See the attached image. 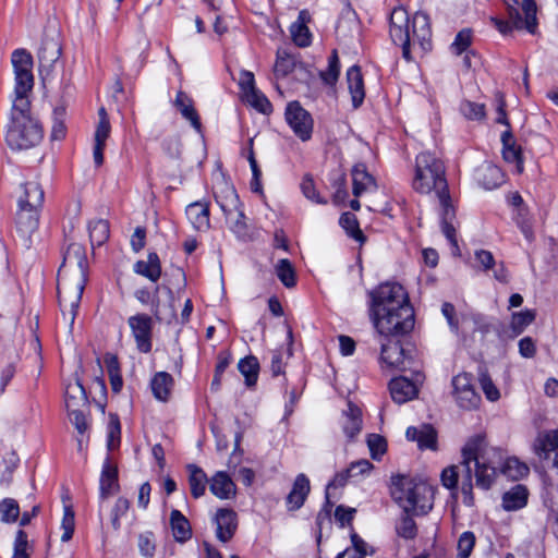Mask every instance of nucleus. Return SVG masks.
Returning a JSON list of instances; mask_svg holds the SVG:
<instances>
[{
  "instance_id": "nucleus-13",
  "label": "nucleus",
  "mask_w": 558,
  "mask_h": 558,
  "mask_svg": "<svg viewBox=\"0 0 558 558\" xmlns=\"http://www.w3.org/2000/svg\"><path fill=\"white\" fill-rule=\"evenodd\" d=\"M284 116L287 123L301 141L306 142L312 137L313 118L298 101L288 104Z\"/></svg>"
},
{
  "instance_id": "nucleus-49",
  "label": "nucleus",
  "mask_w": 558,
  "mask_h": 558,
  "mask_svg": "<svg viewBox=\"0 0 558 558\" xmlns=\"http://www.w3.org/2000/svg\"><path fill=\"white\" fill-rule=\"evenodd\" d=\"M20 515V506L13 498H4L0 501V520L3 523H14Z\"/></svg>"
},
{
  "instance_id": "nucleus-48",
  "label": "nucleus",
  "mask_w": 558,
  "mask_h": 558,
  "mask_svg": "<svg viewBox=\"0 0 558 558\" xmlns=\"http://www.w3.org/2000/svg\"><path fill=\"white\" fill-rule=\"evenodd\" d=\"M4 470L0 476V483L9 485L12 482V475L20 464V458L14 450H8L2 458Z\"/></svg>"
},
{
  "instance_id": "nucleus-28",
  "label": "nucleus",
  "mask_w": 558,
  "mask_h": 558,
  "mask_svg": "<svg viewBox=\"0 0 558 558\" xmlns=\"http://www.w3.org/2000/svg\"><path fill=\"white\" fill-rule=\"evenodd\" d=\"M215 522L217 525V538L223 543L231 539L236 529L235 513L229 509H219L215 517Z\"/></svg>"
},
{
  "instance_id": "nucleus-43",
  "label": "nucleus",
  "mask_w": 558,
  "mask_h": 558,
  "mask_svg": "<svg viewBox=\"0 0 558 558\" xmlns=\"http://www.w3.org/2000/svg\"><path fill=\"white\" fill-rule=\"evenodd\" d=\"M478 182L487 190H493L504 182V174L499 167L486 165L478 172Z\"/></svg>"
},
{
  "instance_id": "nucleus-36",
  "label": "nucleus",
  "mask_w": 558,
  "mask_h": 558,
  "mask_svg": "<svg viewBox=\"0 0 558 558\" xmlns=\"http://www.w3.org/2000/svg\"><path fill=\"white\" fill-rule=\"evenodd\" d=\"M170 526L177 542L185 543L192 537L191 524L180 510L173 509L171 511Z\"/></svg>"
},
{
  "instance_id": "nucleus-35",
  "label": "nucleus",
  "mask_w": 558,
  "mask_h": 558,
  "mask_svg": "<svg viewBox=\"0 0 558 558\" xmlns=\"http://www.w3.org/2000/svg\"><path fill=\"white\" fill-rule=\"evenodd\" d=\"M185 214L194 229L205 231L209 228V209L207 205L201 202L192 203L186 207Z\"/></svg>"
},
{
  "instance_id": "nucleus-9",
  "label": "nucleus",
  "mask_w": 558,
  "mask_h": 558,
  "mask_svg": "<svg viewBox=\"0 0 558 558\" xmlns=\"http://www.w3.org/2000/svg\"><path fill=\"white\" fill-rule=\"evenodd\" d=\"M507 1L508 5V15L509 22H505L495 17H492V22L498 28L501 34L509 33L512 28L515 29H526L529 33L534 34L537 28V20H536V3L534 0H523L522 1V11L524 17L519 12V9L515 7L518 4L517 0Z\"/></svg>"
},
{
  "instance_id": "nucleus-19",
  "label": "nucleus",
  "mask_w": 558,
  "mask_h": 558,
  "mask_svg": "<svg viewBox=\"0 0 558 558\" xmlns=\"http://www.w3.org/2000/svg\"><path fill=\"white\" fill-rule=\"evenodd\" d=\"M246 104L265 117H269L274 111L272 104L267 96L255 86L254 75L248 71H246Z\"/></svg>"
},
{
  "instance_id": "nucleus-42",
  "label": "nucleus",
  "mask_w": 558,
  "mask_h": 558,
  "mask_svg": "<svg viewBox=\"0 0 558 558\" xmlns=\"http://www.w3.org/2000/svg\"><path fill=\"white\" fill-rule=\"evenodd\" d=\"M88 232L92 245L101 246L109 239V222L105 219H94L88 223Z\"/></svg>"
},
{
  "instance_id": "nucleus-11",
  "label": "nucleus",
  "mask_w": 558,
  "mask_h": 558,
  "mask_svg": "<svg viewBox=\"0 0 558 558\" xmlns=\"http://www.w3.org/2000/svg\"><path fill=\"white\" fill-rule=\"evenodd\" d=\"M381 351L380 362L390 369L405 371L412 365V357L409 355L399 340L379 336Z\"/></svg>"
},
{
  "instance_id": "nucleus-27",
  "label": "nucleus",
  "mask_w": 558,
  "mask_h": 558,
  "mask_svg": "<svg viewBox=\"0 0 558 558\" xmlns=\"http://www.w3.org/2000/svg\"><path fill=\"white\" fill-rule=\"evenodd\" d=\"M390 395L395 402L402 404L417 395L416 386L407 377L393 378L389 384Z\"/></svg>"
},
{
  "instance_id": "nucleus-60",
  "label": "nucleus",
  "mask_w": 558,
  "mask_h": 558,
  "mask_svg": "<svg viewBox=\"0 0 558 558\" xmlns=\"http://www.w3.org/2000/svg\"><path fill=\"white\" fill-rule=\"evenodd\" d=\"M475 535L470 532V531H466V532H463L459 539H458V545H457V549H458V556L457 558H469L474 546H475Z\"/></svg>"
},
{
  "instance_id": "nucleus-44",
  "label": "nucleus",
  "mask_w": 558,
  "mask_h": 558,
  "mask_svg": "<svg viewBox=\"0 0 558 558\" xmlns=\"http://www.w3.org/2000/svg\"><path fill=\"white\" fill-rule=\"evenodd\" d=\"M529 472V466L515 457L507 458L500 468V473L512 481H519L525 477Z\"/></svg>"
},
{
  "instance_id": "nucleus-20",
  "label": "nucleus",
  "mask_w": 558,
  "mask_h": 558,
  "mask_svg": "<svg viewBox=\"0 0 558 558\" xmlns=\"http://www.w3.org/2000/svg\"><path fill=\"white\" fill-rule=\"evenodd\" d=\"M61 45L54 38H45L38 50L39 72L49 74L54 63L60 59Z\"/></svg>"
},
{
  "instance_id": "nucleus-41",
  "label": "nucleus",
  "mask_w": 558,
  "mask_h": 558,
  "mask_svg": "<svg viewBox=\"0 0 558 558\" xmlns=\"http://www.w3.org/2000/svg\"><path fill=\"white\" fill-rule=\"evenodd\" d=\"M527 501V490L522 485H515L502 496V507L508 510H518L523 508Z\"/></svg>"
},
{
  "instance_id": "nucleus-55",
  "label": "nucleus",
  "mask_w": 558,
  "mask_h": 558,
  "mask_svg": "<svg viewBox=\"0 0 558 558\" xmlns=\"http://www.w3.org/2000/svg\"><path fill=\"white\" fill-rule=\"evenodd\" d=\"M396 530L398 535L405 539H412L417 534L416 523L410 515V513L407 512H404L403 515L400 518L396 526Z\"/></svg>"
},
{
  "instance_id": "nucleus-62",
  "label": "nucleus",
  "mask_w": 558,
  "mask_h": 558,
  "mask_svg": "<svg viewBox=\"0 0 558 558\" xmlns=\"http://www.w3.org/2000/svg\"><path fill=\"white\" fill-rule=\"evenodd\" d=\"M28 549L27 533L24 530H19L15 534L12 558H31Z\"/></svg>"
},
{
  "instance_id": "nucleus-22",
  "label": "nucleus",
  "mask_w": 558,
  "mask_h": 558,
  "mask_svg": "<svg viewBox=\"0 0 558 558\" xmlns=\"http://www.w3.org/2000/svg\"><path fill=\"white\" fill-rule=\"evenodd\" d=\"M310 492L311 484L308 477L303 473L296 475L292 489L286 499L288 509L291 511L300 509L304 505Z\"/></svg>"
},
{
  "instance_id": "nucleus-56",
  "label": "nucleus",
  "mask_w": 558,
  "mask_h": 558,
  "mask_svg": "<svg viewBox=\"0 0 558 558\" xmlns=\"http://www.w3.org/2000/svg\"><path fill=\"white\" fill-rule=\"evenodd\" d=\"M131 506V502L125 497H119L111 510V525L114 531H119L121 527V518L126 514Z\"/></svg>"
},
{
  "instance_id": "nucleus-16",
  "label": "nucleus",
  "mask_w": 558,
  "mask_h": 558,
  "mask_svg": "<svg viewBox=\"0 0 558 558\" xmlns=\"http://www.w3.org/2000/svg\"><path fill=\"white\" fill-rule=\"evenodd\" d=\"M532 449L539 460L553 461L556 454H558V429L538 432L533 441Z\"/></svg>"
},
{
  "instance_id": "nucleus-24",
  "label": "nucleus",
  "mask_w": 558,
  "mask_h": 558,
  "mask_svg": "<svg viewBox=\"0 0 558 558\" xmlns=\"http://www.w3.org/2000/svg\"><path fill=\"white\" fill-rule=\"evenodd\" d=\"M351 174L352 193L355 197H360L362 194L375 191L377 189L376 181L374 177L368 173L365 165H355L351 171Z\"/></svg>"
},
{
  "instance_id": "nucleus-2",
  "label": "nucleus",
  "mask_w": 558,
  "mask_h": 558,
  "mask_svg": "<svg viewBox=\"0 0 558 558\" xmlns=\"http://www.w3.org/2000/svg\"><path fill=\"white\" fill-rule=\"evenodd\" d=\"M371 318L379 336H402L414 328V311L401 284L381 283L371 292Z\"/></svg>"
},
{
  "instance_id": "nucleus-8",
  "label": "nucleus",
  "mask_w": 558,
  "mask_h": 558,
  "mask_svg": "<svg viewBox=\"0 0 558 558\" xmlns=\"http://www.w3.org/2000/svg\"><path fill=\"white\" fill-rule=\"evenodd\" d=\"M64 262H75L82 271L81 279L76 283L74 293L71 298L63 295L61 288L58 287L59 305L62 310L63 316H66L68 311V314L70 315V322L73 324L86 282V277L83 271L84 264L86 262L84 248L80 244H71L64 254Z\"/></svg>"
},
{
  "instance_id": "nucleus-7",
  "label": "nucleus",
  "mask_w": 558,
  "mask_h": 558,
  "mask_svg": "<svg viewBox=\"0 0 558 558\" xmlns=\"http://www.w3.org/2000/svg\"><path fill=\"white\" fill-rule=\"evenodd\" d=\"M44 138V129L36 118H23L11 121L7 131L5 142L13 150L29 149L37 146Z\"/></svg>"
},
{
  "instance_id": "nucleus-31",
  "label": "nucleus",
  "mask_w": 558,
  "mask_h": 558,
  "mask_svg": "<svg viewBox=\"0 0 558 558\" xmlns=\"http://www.w3.org/2000/svg\"><path fill=\"white\" fill-rule=\"evenodd\" d=\"M311 16L307 11L303 10L299 13L298 20L292 23L290 33L293 43L299 47H307L311 45L312 35L307 27Z\"/></svg>"
},
{
  "instance_id": "nucleus-58",
  "label": "nucleus",
  "mask_w": 558,
  "mask_h": 558,
  "mask_svg": "<svg viewBox=\"0 0 558 558\" xmlns=\"http://www.w3.org/2000/svg\"><path fill=\"white\" fill-rule=\"evenodd\" d=\"M534 319H535V314L533 311L525 310L522 312L514 313L512 315V319H511V328L517 335H519L529 325H531Z\"/></svg>"
},
{
  "instance_id": "nucleus-30",
  "label": "nucleus",
  "mask_w": 558,
  "mask_h": 558,
  "mask_svg": "<svg viewBox=\"0 0 558 558\" xmlns=\"http://www.w3.org/2000/svg\"><path fill=\"white\" fill-rule=\"evenodd\" d=\"M347 83L352 105L354 108H357L362 105L365 97L363 76L357 65H353L347 71Z\"/></svg>"
},
{
  "instance_id": "nucleus-21",
  "label": "nucleus",
  "mask_w": 558,
  "mask_h": 558,
  "mask_svg": "<svg viewBox=\"0 0 558 558\" xmlns=\"http://www.w3.org/2000/svg\"><path fill=\"white\" fill-rule=\"evenodd\" d=\"M167 291L170 295L171 303L169 304L168 311L161 307L160 301L158 299L151 298V293L148 289L143 288L138 289L135 292V298L143 305H147L151 303L150 311L157 322H161L163 319H171L175 316V310L172 305L173 294L171 289L167 288Z\"/></svg>"
},
{
  "instance_id": "nucleus-47",
  "label": "nucleus",
  "mask_w": 558,
  "mask_h": 558,
  "mask_svg": "<svg viewBox=\"0 0 558 558\" xmlns=\"http://www.w3.org/2000/svg\"><path fill=\"white\" fill-rule=\"evenodd\" d=\"M28 93L29 92L20 93L17 86H14L15 98L12 106L11 121H15V119H20L21 117L34 118L29 111L31 102L27 97Z\"/></svg>"
},
{
  "instance_id": "nucleus-1",
  "label": "nucleus",
  "mask_w": 558,
  "mask_h": 558,
  "mask_svg": "<svg viewBox=\"0 0 558 558\" xmlns=\"http://www.w3.org/2000/svg\"><path fill=\"white\" fill-rule=\"evenodd\" d=\"M497 453L496 449L487 446L483 436L477 435L470 438L462 448L460 464L442 470L440 475L442 485L448 489L457 490L460 483L463 504L466 507H473V476L477 487L489 489L497 476L493 459Z\"/></svg>"
},
{
  "instance_id": "nucleus-29",
  "label": "nucleus",
  "mask_w": 558,
  "mask_h": 558,
  "mask_svg": "<svg viewBox=\"0 0 558 558\" xmlns=\"http://www.w3.org/2000/svg\"><path fill=\"white\" fill-rule=\"evenodd\" d=\"M174 106L180 111L181 116L190 121L191 125L196 132H202V123L197 111L194 108L192 98L184 92H178L174 100Z\"/></svg>"
},
{
  "instance_id": "nucleus-23",
  "label": "nucleus",
  "mask_w": 558,
  "mask_h": 558,
  "mask_svg": "<svg viewBox=\"0 0 558 558\" xmlns=\"http://www.w3.org/2000/svg\"><path fill=\"white\" fill-rule=\"evenodd\" d=\"M340 424L345 436L349 439L354 438L362 430L361 409L351 401H348L347 409L342 412Z\"/></svg>"
},
{
  "instance_id": "nucleus-18",
  "label": "nucleus",
  "mask_w": 558,
  "mask_h": 558,
  "mask_svg": "<svg viewBox=\"0 0 558 558\" xmlns=\"http://www.w3.org/2000/svg\"><path fill=\"white\" fill-rule=\"evenodd\" d=\"M120 489L118 466L111 461L109 456L106 457L99 480V497L107 499Z\"/></svg>"
},
{
  "instance_id": "nucleus-57",
  "label": "nucleus",
  "mask_w": 558,
  "mask_h": 558,
  "mask_svg": "<svg viewBox=\"0 0 558 558\" xmlns=\"http://www.w3.org/2000/svg\"><path fill=\"white\" fill-rule=\"evenodd\" d=\"M61 529L63 530L61 541L63 543L69 542L75 529V515L71 506H64Z\"/></svg>"
},
{
  "instance_id": "nucleus-52",
  "label": "nucleus",
  "mask_w": 558,
  "mask_h": 558,
  "mask_svg": "<svg viewBox=\"0 0 558 558\" xmlns=\"http://www.w3.org/2000/svg\"><path fill=\"white\" fill-rule=\"evenodd\" d=\"M53 123L51 129V140L60 141L65 137L66 126L64 123L65 108L60 106L53 109Z\"/></svg>"
},
{
  "instance_id": "nucleus-33",
  "label": "nucleus",
  "mask_w": 558,
  "mask_h": 558,
  "mask_svg": "<svg viewBox=\"0 0 558 558\" xmlns=\"http://www.w3.org/2000/svg\"><path fill=\"white\" fill-rule=\"evenodd\" d=\"M134 272L156 282L161 276V264L158 254L150 252L147 260H137L134 264Z\"/></svg>"
},
{
  "instance_id": "nucleus-34",
  "label": "nucleus",
  "mask_w": 558,
  "mask_h": 558,
  "mask_svg": "<svg viewBox=\"0 0 558 558\" xmlns=\"http://www.w3.org/2000/svg\"><path fill=\"white\" fill-rule=\"evenodd\" d=\"M173 377L167 372H158L150 380L154 397L159 401H168L173 388Z\"/></svg>"
},
{
  "instance_id": "nucleus-4",
  "label": "nucleus",
  "mask_w": 558,
  "mask_h": 558,
  "mask_svg": "<svg viewBox=\"0 0 558 558\" xmlns=\"http://www.w3.org/2000/svg\"><path fill=\"white\" fill-rule=\"evenodd\" d=\"M390 37L402 47V54L410 60V46L417 45L423 51L430 49L432 29L427 14L416 12L410 23L409 14L403 8H396L390 14Z\"/></svg>"
},
{
  "instance_id": "nucleus-54",
  "label": "nucleus",
  "mask_w": 558,
  "mask_h": 558,
  "mask_svg": "<svg viewBox=\"0 0 558 558\" xmlns=\"http://www.w3.org/2000/svg\"><path fill=\"white\" fill-rule=\"evenodd\" d=\"M473 40V34L470 28H463L461 29L453 40V43L450 46V50L456 56H460L463 52H466L469 47L471 46Z\"/></svg>"
},
{
  "instance_id": "nucleus-14",
  "label": "nucleus",
  "mask_w": 558,
  "mask_h": 558,
  "mask_svg": "<svg viewBox=\"0 0 558 558\" xmlns=\"http://www.w3.org/2000/svg\"><path fill=\"white\" fill-rule=\"evenodd\" d=\"M453 397L461 409H475L481 397L472 384V376L468 373H460L452 378Z\"/></svg>"
},
{
  "instance_id": "nucleus-12",
  "label": "nucleus",
  "mask_w": 558,
  "mask_h": 558,
  "mask_svg": "<svg viewBox=\"0 0 558 558\" xmlns=\"http://www.w3.org/2000/svg\"><path fill=\"white\" fill-rule=\"evenodd\" d=\"M11 63L15 76V86L20 93L31 92L34 86L33 57L24 48L15 49L11 54Z\"/></svg>"
},
{
  "instance_id": "nucleus-15",
  "label": "nucleus",
  "mask_w": 558,
  "mask_h": 558,
  "mask_svg": "<svg viewBox=\"0 0 558 558\" xmlns=\"http://www.w3.org/2000/svg\"><path fill=\"white\" fill-rule=\"evenodd\" d=\"M41 208L17 207L15 229L26 247L32 243V235L38 230Z\"/></svg>"
},
{
  "instance_id": "nucleus-63",
  "label": "nucleus",
  "mask_w": 558,
  "mask_h": 558,
  "mask_svg": "<svg viewBox=\"0 0 558 558\" xmlns=\"http://www.w3.org/2000/svg\"><path fill=\"white\" fill-rule=\"evenodd\" d=\"M461 113L470 120H482L485 117V107L482 104L464 100L460 105Z\"/></svg>"
},
{
  "instance_id": "nucleus-59",
  "label": "nucleus",
  "mask_w": 558,
  "mask_h": 558,
  "mask_svg": "<svg viewBox=\"0 0 558 558\" xmlns=\"http://www.w3.org/2000/svg\"><path fill=\"white\" fill-rule=\"evenodd\" d=\"M231 363V354L228 351H221L218 354V362L215 369V375L211 381V389L218 390L221 384V376Z\"/></svg>"
},
{
  "instance_id": "nucleus-3",
  "label": "nucleus",
  "mask_w": 558,
  "mask_h": 558,
  "mask_svg": "<svg viewBox=\"0 0 558 558\" xmlns=\"http://www.w3.org/2000/svg\"><path fill=\"white\" fill-rule=\"evenodd\" d=\"M412 185L421 194H430L433 192L436 194L441 207L442 233L451 243L453 253L459 254L456 228L452 225L456 214L450 203L442 161L429 151L418 154L415 160Z\"/></svg>"
},
{
  "instance_id": "nucleus-25",
  "label": "nucleus",
  "mask_w": 558,
  "mask_h": 558,
  "mask_svg": "<svg viewBox=\"0 0 558 558\" xmlns=\"http://www.w3.org/2000/svg\"><path fill=\"white\" fill-rule=\"evenodd\" d=\"M45 192L36 181L25 182L21 185V194L17 197V207L43 208Z\"/></svg>"
},
{
  "instance_id": "nucleus-40",
  "label": "nucleus",
  "mask_w": 558,
  "mask_h": 558,
  "mask_svg": "<svg viewBox=\"0 0 558 558\" xmlns=\"http://www.w3.org/2000/svg\"><path fill=\"white\" fill-rule=\"evenodd\" d=\"M189 483L191 494L194 498H199L205 494L206 486L209 484L206 473L195 464H189Z\"/></svg>"
},
{
  "instance_id": "nucleus-61",
  "label": "nucleus",
  "mask_w": 558,
  "mask_h": 558,
  "mask_svg": "<svg viewBox=\"0 0 558 558\" xmlns=\"http://www.w3.org/2000/svg\"><path fill=\"white\" fill-rule=\"evenodd\" d=\"M87 408L88 407H76L66 409L71 423L75 426L76 430L81 435H83L88 428L86 416L84 414V409Z\"/></svg>"
},
{
  "instance_id": "nucleus-10",
  "label": "nucleus",
  "mask_w": 558,
  "mask_h": 558,
  "mask_svg": "<svg viewBox=\"0 0 558 558\" xmlns=\"http://www.w3.org/2000/svg\"><path fill=\"white\" fill-rule=\"evenodd\" d=\"M154 315L137 313L128 318L131 335L136 349L141 353H149L153 349V331L155 326Z\"/></svg>"
},
{
  "instance_id": "nucleus-39",
  "label": "nucleus",
  "mask_w": 558,
  "mask_h": 558,
  "mask_svg": "<svg viewBox=\"0 0 558 558\" xmlns=\"http://www.w3.org/2000/svg\"><path fill=\"white\" fill-rule=\"evenodd\" d=\"M65 405L68 408L88 407V398L82 383L76 379L65 388Z\"/></svg>"
},
{
  "instance_id": "nucleus-6",
  "label": "nucleus",
  "mask_w": 558,
  "mask_h": 558,
  "mask_svg": "<svg viewBox=\"0 0 558 558\" xmlns=\"http://www.w3.org/2000/svg\"><path fill=\"white\" fill-rule=\"evenodd\" d=\"M214 195L230 230L241 239L244 235V222L242 221L244 211L234 186L223 180L217 182L214 186Z\"/></svg>"
},
{
  "instance_id": "nucleus-53",
  "label": "nucleus",
  "mask_w": 558,
  "mask_h": 558,
  "mask_svg": "<svg viewBox=\"0 0 558 558\" xmlns=\"http://www.w3.org/2000/svg\"><path fill=\"white\" fill-rule=\"evenodd\" d=\"M137 546L140 554L145 558H153L156 553V538L151 531L143 532L138 535Z\"/></svg>"
},
{
  "instance_id": "nucleus-5",
  "label": "nucleus",
  "mask_w": 558,
  "mask_h": 558,
  "mask_svg": "<svg viewBox=\"0 0 558 558\" xmlns=\"http://www.w3.org/2000/svg\"><path fill=\"white\" fill-rule=\"evenodd\" d=\"M391 495L404 512L414 515L427 514L434 506V488L421 478L393 476Z\"/></svg>"
},
{
  "instance_id": "nucleus-50",
  "label": "nucleus",
  "mask_w": 558,
  "mask_h": 558,
  "mask_svg": "<svg viewBox=\"0 0 558 558\" xmlns=\"http://www.w3.org/2000/svg\"><path fill=\"white\" fill-rule=\"evenodd\" d=\"M340 74V61L336 50H333L328 59V68L320 72V78L327 85H335Z\"/></svg>"
},
{
  "instance_id": "nucleus-51",
  "label": "nucleus",
  "mask_w": 558,
  "mask_h": 558,
  "mask_svg": "<svg viewBox=\"0 0 558 558\" xmlns=\"http://www.w3.org/2000/svg\"><path fill=\"white\" fill-rule=\"evenodd\" d=\"M340 225L347 231L348 235L360 243H364L365 236L359 227V222L354 215L345 213L340 217Z\"/></svg>"
},
{
  "instance_id": "nucleus-45",
  "label": "nucleus",
  "mask_w": 558,
  "mask_h": 558,
  "mask_svg": "<svg viewBox=\"0 0 558 558\" xmlns=\"http://www.w3.org/2000/svg\"><path fill=\"white\" fill-rule=\"evenodd\" d=\"M104 362L109 375L111 389L113 392L118 393L121 391L123 386L119 360L117 355L107 353L104 357Z\"/></svg>"
},
{
  "instance_id": "nucleus-26",
  "label": "nucleus",
  "mask_w": 558,
  "mask_h": 558,
  "mask_svg": "<svg viewBox=\"0 0 558 558\" xmlns=\"http://www.w3.org/2000/svg\"><path fill=\"white\" fill-rule=\"evenodd\" d=\"M502 157L505 161L514 163L518 173L524 170L521 147L517 145L512 133L507 130L501 134Z\"/></svg>"
},
{
  "instance_id": "nucleus-46",
  "label": "nucleus",
  "mask_w": 558,
  "mask_h": 558,
  "mask_svg": "<svg viewBox=\"0 0 558 558\" xmlns=\"http://www.w3.org/2000/svg\"><path fill=\"white\" fill-rule=\"evenodd\" d=\"M275 272L286 288L290 289L296 284L295 269L289 259H279L275 265Z\"/></svg>"
},
{
  "instance_id": "nucleus-64",
  "label": "nucleus",
  "mask_w": 558,
  "mask_h": 558,
  "mask_svg": "<svg viewBox=\"0 0 558 558\" xmlns=\"http://www.w3.org/2000/svg\"><path fill=\"white\" fill-rule=\"evenodd\" d=\"M121 436V424L118 415L110 414L109 415V424H108V441L107 446L109 450H112L116 447V444H120Z\"/></svg>"
},
{
  "instance_id": "nucleus-32",
  "label": "nucleus",
  "mask_w": 558,
  "mask_h": 558,
  "mask_svg": "<svg viewBox=\"0 0 558 558\" xmlns=\"http://www.w3.org/2000/svg\"><path fill=\"white\" fill-rule=\"evenodd\" d=\"M405 436L411 441H416L420 449H435L436 432L430 425H421L420 427H409Z\"/></svg>"
},
{
  "instance_id": "nucleus-17",
  "label": "nucleus",
  "mask_w": 558,
  "mask_h": 558,
  "mask_svg": "<svg viewBox=\"0 0 558 558\" xmlns=\"http://www.w3.org/2000/svg\"><path fill=\"white\" fill-rule=\"evenodd\" d=\"M110 132L111 125L108 113L105 107H100L98 110V123L95 130V144L93 149V157L97 167L104 163V149Z\"/></svg>"
},
{
  "instance_id": "nucleus-38",
  "label": "nucleus",
  "mask_w": 558,
  "mask_h": 558,
  "mask_svg": "<svg viewBox=\"0 0 558 558\" xmlns=\"http://www.w3.org/2000/svg\"><path fill=\"white\" fill-rule=\"evenodd\" d=\"M226 66L231 80L236 84L238 90H233L231 86L228 88L238 95L241 102H244V68H242L239 60L233 58L230 53L226 57Z\"/></svg>"
},
{
  "instance_id": "nucleus-37",
  "label": "nucleus",
  "mask_w": 558,
  "mask_h": 558,
  "mask_svg": "<svg viewBox=\"0 0 558 558\" xmlns=\"http://www.w3.org/2000/svg\"><path fill=\"white\" fill-rule=\"evenodd\" d=\"M210 492L220 499H228L234 494L235 486L226 472H217L209 481Z\"/></svg>"
}]
</instances>
